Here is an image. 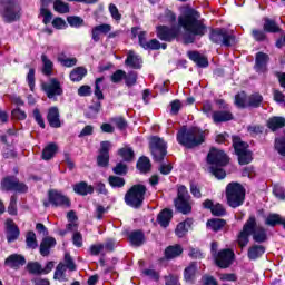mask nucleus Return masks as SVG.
<instances>
[{
  "mask_svg": "<svg viewBox=\"0 0 285 285\" xmlns=\"http://www.w3.org/2000/svg\"><path fill=\"white\" fill-rule=\"evenodd\" d=\"M137 168L141 173H150V168H153L150 159L146 156L140 157L137 161Z\"/></svg>",
  "mask_w": 285,
  "mask_h": 285,
  "instance_id": "37998d69",
  "label": "nucleus"
},
{
  "mask_svg": "<svg viewBox=\"0 0 285 285\" xmlns=\"http://www.w3.org/2000/svg\"><path fill=\"white\" fill-rule=\"evenodd\" d=\"M67 22L71 28H81L83 26V19L77 16H70L67 18Z\"/></svg>",
  "mask_w": 285,
  "mask_h": 285,
  "instance_id": "052dcab7",
  "label": "nucleus"
},
{
  "mask_svg": "<svg viewBox=\"0 0 285 285\" xmlns=\"http://www.w3.org/2000/svg\"><path fill=\"white\" fill-rule=\"evenodd\" d=\"M209 39L213 43L230 48L233 41H235V36L230 35L226 29L216 28L210 30Z\"/></svg>",
  "mask_w": 285,
  "mask_h": 285,
  "instance_id": "0eeeda50",
  "label": "nucleus"
},
{
  "mask_svg": "<svg viewBox=\"0 0 285 285\" xmlns=\"http://www.w3.org/2000/svg\"><path fill=\"white\" fill-rule=\"evenodd\" d=\"M111 124H115L119 130H126L128 128V121L124 117L110 118Z\"/></svg>",
  "mask_w": 285,
  "mask_h": 285,
  "instance_id": "4d7b16f0",
  "label": "nucleus"
},
{
  "mask_svg": "<svg viewBox=\"0 0 285 285\" xmlns=\"http://www.w3.org/2000/svg\"><path fill=\"white\" fill-rule=\"evenodd\" d=\"M146 193H148V188L145 185H134L125 194V203L131 208H141L144 199H146Z\"/></svg>",
  "mask_w": 285,
  "mask_h": 285,
  "instance_id": "39448f33",
  "label": "nucleus"
},
{
  "mask_svg": "<svg viewBox=\"0 0 285 285\" xmlns=\"http://www.w3.org/2000/svg\"><path fill=\"white\" fill-rule=\"evenodd\" d=\"M187 57L194 61L198 68H208V58L204 55L199 53V51H188Z\"/></svg>",
  "mask_w": 285,
  "mask_h": 285,
  "instance_id": "5701e85b",
  "label": "nucleus"
},
{
  "mask_svg": "<svg viewBox=\"0 0 285 285\" xmlns=\"http://www.w3.org/2000/svg\"><path fill=\"white\" fill-rule=\"evenodd\" d=\"M108 183L111 188H124V186H126V179L119 176H109Z\"/></svg>",
  "mask_w": 285,
  "mask_h": 285,
  "instance_id": "864d4df0",
  "label": "nucleus"
},
{
  "mask_svg": "<svg viewBox=\"0 0 285 285\" xmlns=\"http://www.w3.org/2000/svg\"><path fill=\"white\" fill-rule=\"evenodd\" d=\"M233 148L236 154L248 150V144L242 140L239 136L233 137Z\"/></svg>",
  "mask_w": 285,
  "mask_h": 285,
  "instance_id": "58836bf2",
  "label": "nucleus"
},
{
  "mask_svg": "<svg viewBox=\"0 0 285 285\" xmlns=\"http://www.w3.org/2000/svg\"><path fill=\"white\" fill-rule=\"evenodd\" d=\"M41 88L43 92H46L48 99H55V97L63 95V88L57 78H51L49 82H43Z\"/></svg>",
  "mask_w": 285,
  "mask_h": 285,
  "instance_id": "9d476101",
  "label": "nucleus"
},
{
  "mask_svg": "<svg viewBox=\"0 0 285 285\" xmlns=\"http://www.w3.org/2000/svg\"><path fill=\"white\" fill-rule=\"evenodd\" d=\"M12 191L13 193H20V194H26V193H28V185H26L24 183L19 181L18 178H16V185L13 186Z\"/></svg>",
  "mask_w": 285,
  "mask_h": 285,
  "instance_id": "774afa93",
  "label": "nucleus"
},
{
  "mask_svg": "<svg viewBox=\"0 0 285 285\" xmlns=\"http://www.w3.org/2000/svg\"><path fill=\"white\" fill-rule=\"evenodd\" d=\"M73 190L75 193H77V195H92V193H95V188L91 185H88V183L86 181H80L78 184H76L73 186Z\"/></svg>",
  "mask_w": 285,
  "mask_h": 285,
  "instance_id": "c756f323",
  "label": "nucleus"
},
{
  "mask_svg": "<svg viewBox=\"0 0 285 285\" xmlns=\"http://www.w3.org/2000/svg\"><path fill=\"white\" fill-rule=\"evenodd\" d=\"M40 17L43 18L45 26H48L50 21H52V11L48 9V7L40 8Z\"/></svg>",
  "mask_w": 285,
  "mask_h": 285,
  "instance_id": "bf43d9fd",
  "label": "nucleus"
},
{
  "mask_svg": "<svg viewBox=\"0 0 285 285\" xmlns=\"http://www.w3.org/2000/svg\"><path fill=\"white\" fill-rule=\"evenodd\" d=\"M58 61L59 63H61V66H63L65 68H75V66L77 65V58H68L66 57V55L61 53L58 57Z\"/></svg>",
  "mask_w": 285,
  "mask_h": 285,
  "instance_id": "8fccbe9b",
  "label": "nucleus"
},
{
  "mask_svg": "<svg viewBox=\"0 0 285 285\" xmlns=\"http://www.w3.org/2000/svg\"><path fill=\"white\" fill-rule=\"evenodd\" d=\"M284 218L279 214H269L265 218V225L272 226V228H275V226L282 225Z\"/></svg>",
  "mask_w": 285,
  "mask_h": 285,
  "instance_id": "c03bdc74",
  "label": "nucleus"
},
{
  "mask_svg": "<svg viewBox=\"0 0 285 285\" xmlns=\"http://www.w3.org/2000/svg\"><path fill=\"white\" fill-rule=\"evenodd\" d=\"M125 83L126 86H128V88L135 86V83H137V72L130 71L128 73H125Z\"/></svg>",
  "mask_w": 285,
  "mask_h": 285,
  "instance_id": "0e129e2a",
  "label": "nucleus"
},
{
  "mask_svg": "<svg viewBox=\"0 0 285 285\" xmlns=\"http://www.w3.org/2000/svg\"><path fill=\"white\" fill-rule=\"evenodd\" d=\"M48 199L52 206L61 207V208H70L71 203L70 198H68L66 195H62L61 191L51 189L48 193Z\"/></svg>",
  "mask_w": 285,
  "mask_h": 285,
  "instance_id": "f8f14e48",
  "label": "nucleus"
},
{
  "mask_svg": "<svg viewBox=\"0 0 285 285\" xmlns=\"http://www.w3.org/2000/svg\"><path fill=\"white\" fill-rule=\"evenodd\" d=\"M65 268L70 272L77 271V264H75L72 256H70L68 253L65 254Z\"/></svg>",
  "mask_w": 285,
  "mask_h": 285,
  "instance_id": "e2e57ef3",
  "label": "nucleus"
},
{
  "mask_svg": "<svg viewBox=\"0 0 285 285\" xmlns=\"http://www.w3.org/2000/svg\"><path fill=\"white\" fill-rule=\"evenodd\" d=\"M174 206L178 213H181V215H190L193 213V197H190L186 186H178L177 197L174 199Z\"/></svg>",
  "mask_w": 285,
  "mask_h": 285,
  "instance_id": "20e7f679",
  "label": "nucleus"
},
{
  "mask_svg": "<svg viewBox=\"0 0 285 285\" xmlns=\"http://www.w3.org/2000/svg\"><path fill=\"white\" fill-rule=\"evenodd\" d=\"M26 245L31 250H35L39 247V243L37 242V234H35V232H28L26 234Z\"/></svg>",
  "mask_w": 285,
  "mask_h": 285,
  "instance_id": "49530a36",
  "label": "nucleus"
},
{
  "mask_svg": "<svg viewBox=\"0 0 285 285\" xmlns=\"http://www.w3.org/2000/svg\"><path fill=\"white\" fill-rule=\"evenodd\" d=\"M159 19L164 23H175V21H177V14H175V12H173L171 10L166 9L164 14H161Z\"/></svg>",
  "mask_w": 285,
  "mask_h": 285,
  "instance_id": "5fc2aeb1",
  "label": "nucleus"
},
{
  "mask_svg": "<svg viewBox=\"0 0 285 285\" xmlns=\"http://www.w3.org/2000/svg\"><path fill=\"white\" fill-rule=\"evenodd\" d=\"M112 83H121L126 79V71L118 69L110 77Z\"/></svg>",
  "mask_w": 285,
  "mask_h": 285,
  "instance_id": "680f3d73",
  "label": "nucleus"
},
{
  "mask_svg": "<svg viewBox=\"0 0 285 285\" xmlns=\"http://www.w3.org/2000/svg\"><path fill=\"white\" fill-rule=\"evenodd\" d=\"M285 126V118L283 117H273L269 118L267 121V128H269V130H279V128H284Z\"/></svg>",
  "mask_w": 285,
  "mask_h": 285,
  "instance_id": "4c0bfd02",
  "label": "nucleus"
},
{
  "mask_svg": "<svg viewBox=\"0 0 285 285\" xmlns=\"http://www.w3.org/2000/svg\"><path fill=\"white\" fill-rule=\"evenodd\" d=\"M193 226V218H187L179 223L175 229L177 237H186L188 229Z\"/></svg>",
  "mask_w": 285,
  "mask_h": 285,
  "instance_id": "7c9ffc66",
  "label": "nucleus"
},
{
  "mask_svg": "<svg viewBox=\"0 0 285 285\" xmlns=\"http://www.w3.org/2000/svg\"><path fill=\"white\" fill-rule=\"evenodd\" d=\"M247 131L252 137H257V135H262V132H264V128L259 125H249L247 127Z\"/></svg>",
  "mask_w": 285,
  "mask_h": 285,
  "instance_id": "338daca9",
  "label": "nucleus"
},
{
  "mask_svg": "<svg viewBox=\"0 0 285 285\" xmlns=\"http://www.w3.org/2000/svg\"><path fill=\"white\" fill-rule=\"evenodd\" d=\"M233 257H235V253H233L230 249H223L215 258L216 265L219 268H228V266L233 264Z\"/></svg>",
  "mask_w": 285,
  "mask_h": 285,
  "instance_id": "2eb2a0df",
  "label": "nucleus"
},
{
  "mask_svg": "<svg viewBox=\"0 0 285 285\" xmlns=\"http://www.w3.org/2000/svg\"><path fill=\"white\" fill-rule=\"evenodd\" d=\"M212 215H214V217H224V215H226V208H224V205L217 203L212 208Z\"/></svg>",
  "mask_w": 285,
  "mask_h": 285,
  "instance_id": "69168bd1",
  "label": "nucleus"
},
{
  "mask_svg": "<svg viewBox=\"0 0 285 285\" xmlns=\"http://www.w3.org/2000/svg\"><path fill=\"white\" fill-rule=\"evenodd\" d=\"M53 10L55 12H58V14H68V12H70V4L63 0H55Z\"/></svg>",
  "mask_w": 285,
  "mask_h": 285,
  "instance_id": "ea45409f",
  "label": "nucleus"
},
{
  "mask_svg": "<svg viewBox=\"0 0 285 285\" xmlns=\"http://www.w3.org/2000/svg\"><path fill=\"white\" fill-rule=\"evenodd\" d=\"M131 35L132 37L138 36L139 45L141 46V48H146V45L148 43V41H146V31H139V27H134L131 29Z\"/></svg>",
  "mask_w": 285,
  "mask_h": 285,
  "instance_id": "603ef678",
  "label": "nucleus"
},
{
  "mask_svg": "<svg viewBox=\"0 0 285 285\" xmlns=\"http://www.w3.org/2000/svg\"><path fill=\"white\" fill-rule=\"evenodd\" d=\"M265 253H266V247H264V245H252L248 248L247 256H248V259L255 261V259H259V257H262V255H264Z\"/></svg>",
  "mask_w": 285,
  "mask_h": 285,
  "instance_id": "c85d7f7f",
  "label": "nucleus"
},
{
  "mask_svg": "<svg viewBox=\"0 0 285 285\" xmlns=\"http://www.w3.org/2000/svg\"><path fill=\"white\" fill-rule=\"evenodd\" d=\"M57 246V240L53 237H45L40 243V255L48 257L50 255V248Z\"/></svg>",
  "mask_w": 285,
  "mask_h": 285,
  "instance_id": "393cba45",
  "label": "nucleus"
},
{
  "mask_svg": "<svg viewBox=\"0 0 285 285\" xmlns=\"http://www.w3.org/2000/svg\"><path fill=\"white\" fill-rule=\"evenodd\" d=\"M86 75H88V69H86V67H76L69 73V78L71 81L78 82L81 81Z\"/></svg>",
  "mask_w": 285,
  "mask_h": 285,
  "instance_id": "2f4dec72",
  "label": "nucleus"
},
{
  "mask_svg": "<svg viewBox=\"0 0 285 285\" xmlns=\"http://www.w3.org/2000/svg\"><path fill=\"white\" fill-rule=\"evenodd\" d=\"M17 184V177L14 176H7L1 180L0 188L4 193H10L14 189V185Z\"/></svg>",
  "mask_w": 285,
  "mask_h": 285,
  "instance_id": "f704fd0d",
  "label": "nucleus"
},
{
  "mask_svg": "<svg viewBox=\"0 0 285 285\" xmlns=\"http://www.w3.org/2000/svg\"><path fill=\"white\" fill-rule=\"evenodd\" d=\"M27 271L31 275H42V267L41 264L37 262H31L27 264Z\"/></svg>",
  "mask_w": 285,
  "mask_h": 285,
  "instance_id": "6e6d98bb",
  "label": "nucleus"
},
{
  "mask_svg": "<svg viewBox=\"0 0 285 285\" xmlns=\"http://www.w3.org/2000/svg\"><path fill=\"white\" fill-rule=\"evenodd\" d=\"M263 30L265 32H272V33L282 32V29L279 28V26H277V22H275V20H271L268 18L265 19Z\"/></svg>",
  "mask_w": 285,
  "mask_h": 285,
  "instance_id": "a18cd8bd",
  "label": "nucleus"
},
{
  "mask_svg": "<svg viewBox=\"0 0 285 285\" xmlns=\"http://www.w3.org/2000/svg\"><path fill=\"white\" fill-rule=\"evenodd\" d=\"M41 61H42V75L45 77H52V72H55V63L46 53L41 55Z\"/></svg>",
  "mask_w": 285,
  "mask_h": 285,
  "instance_id": "cd10ccee",
  "label": "nucleus"
},
{
  "mask_svg": "<svg viewBox=\"0 0 285 285\" xmlns=\"http://www.w3.org/2000/svg\"><path fill=\"white\" fill-rule=\"evenodd\" d=\"M1 11L0 14L4 19L6 23H12L19 19V3L17 0H0Z\"/></svg>",
  "mask_w": 285,
  "mask_h": 285,
  "instance_id": "423d86ee",
  "label": "nucleus"
},
{
  "mask_svg": "<svg viewBox=\"0 0 285 285\" xmlns=\"http://www.w3.org/2000/svg\"><path fill=\"white\" fill-rule=\"evenodd\" d=\"M118 155H120L125 161H132V159H135V151L130 147L119 149Z\"/></svg>",
  "mask_w": 285,
  "mask_h": 285,
  "instance_id": "3c124183",
  "label": "nucleus"
},
{
  "mask_svg": "<svg viewBox=\"0 0 285 285\" xmlns=\"http://www.w3.org/2000/svg\"><path fill=\"white\" fill-rule=\"evenodd\" d=\"M53 279H58V282H68V277H66V265L63 263L57 265Z\"/></svg>",
  "mask_w": 285,
  "mask_h": 285,
  "instance_id": "79ce46f5",
  "label": "nucleus"
},
{
  "mask_svg": "<svg viewBox=\"0 0 285 285\" xmlns=\"http://www.w3.org/2000/svg\"><path fill=\"white\" fill-rule=\"evenodd\" d=\"M214 124H224L226 121H233V112L230 110H216L212 114Z\"/></svg>",
  "mask_w": 285,
  "mask_h": 285,
  "instance_id": "412c9836",
  "label": "nucleus"
},
{
  "mask_svg": "<svg viewBox=\"0 0 285 285\" xmlns=\"http://www.w3.org/2000/svg\"><path fill=\"white\" fill-rule=\"evenodd\" d=\"M47 121L51 128H61V118L59 116V108L51 107L47 114Z\"/></svg>",
  "mask_w": 285,
  "mask_h": 285,
  "instance_id": "aec40b11",
  "label": "nucleus"
},
{
  "mask_svg": "<svg viewBox=\"0 0 285 285\" xmlns=\"http://www.w3.org/2000/svg\"><path fill=\"white\" fill-rule=\"evenodd\" d=\"M177 141L185 148H197L204 144V131L197 127H181L177 132Z\"/></svg>",
  "mask_w": 285,
  "mask_h": 285,
  "instance_id": "f03ea898",
  "label": "nucleus"
},
{
  "mask_svg": "<svg viewBox=\"0 0 285 285\" xmlns=\"http://www.w3.org/2000/svg\"><path fill=\"white\" fill-rule=\"evenodd\" d=\"M225 195L230 208H239L246 199V188L239 183H229L226 186Z\"/></svg>",
  "mask_w": 285,
  "mask_h": 285,
  "instance_id": "7ed1b4c3",
  "label": "nucleus"
},
{
  "mask_svg": "<svg viewBox=\"0 0 285 285\" xmlns=\"http://www.w3.org/2000/svg\"><path fill=\"white\" fill-rule=\"evenodd\" d=\"M264 101V97L261 94H252L247 96V108H259Z\"/></svg>",
  "mask_w": 285,
  "mask_h": 285,
  "instance_id": "e433bc0d",
  "label": "nucleus"
},
{
  "mask_svg": "<svg viewBox=\"0 0 285 285\" xmlns=\"http://www.w3.org/2000/svg\"><path fill=\"white\" fill-rule=\"evenodd\" d=\"M173 219V209L165 208L163 209L158 216L157 222L161 228H168L170 226V222Z\"/></svg>",
  "mask_w": 285,
  "mask_h": 285,
  "instance_id": "b1692460",
  "label": "nucleus"
},
{
  "mask_svg": "<svg viewBox=\"0 0 285 285\" xmlns=\"http://www.w3.org/2000/svg\"><path fill=\"white\" fill-rule=\"evenodd\" d=\"M181 253H184L181 245H173L165 249V257L166 259H175V257H179Z\"/></svg>",
  "mask_w": 285,
  "mask_h": 285,
  "instance_id": "c9c22d12",
  "label": "nucleus"
},
{
  "mask_svg": "<svg viewBox=\"0 0 285 285\" xmlns=\"http://www.w3.org/2000/svg\"><path fill=\"white\" fill-rule=\"evenodd\" d=\"M125 66L139 70L141 68V58H139L135 51H129L127 53V59L125 60Z\"/></svg>",
  "mask_w": 285,
  "mask_h": 285,
  "instance_id": "bb28decb",
  "label": "nucleus"
},
{
  "mask_svg": "<svg viewBox=\"0 0 285 285\" xmlns=\"http://www.w3.org/2000/svg\"><path fill=\"white\" fill-rule=\"evenodd\" d=\"M104 77L97 78L95 81V97L97 99L102 100L104 99V91H101V85L104 83Z\"/></svg>",
  "mask_w": 285,
  "mask_h": 285,
  "instance_id": "13d9d810",
  "label": "nucleus"
},
{
  "mask_svg": "<svg viewBox=\"0 0 285 285\" xmlns=\"http://www.w3.org/2000/svg\"><path fill=\"white\" fill-rule=\"evenodd\" d=\"M238 157V164L240 166H246V164H250L253 161V153L250 150H245L236 154Z\"/></svg>",
  "mask_w": 285,
  "mask_h": 285,
  "instance_id": "de8ad7c7",
  "label": "nucleus"
},
{
  "mask_svg": "<svg viewBox=\"0 0 285 285\" xmlns=\"http://www.w3.org/2000/svg\"><path fill=\"white\" fill-rule=\"evenodd\" d=\"M271 61V57L264 52H257L255 57V70L256 72H267L268 71V62Z\"/></svg>",
  "mask_w": 285,
  "mask_h": 285,
  "instance_id": "a211bd4d",
  "label": "nucleus"
},
{
  "mask_svg": "<svg viewBox=\"0 0 285 285\" xmlns=\"http://www.w3.org/2000/svg\"><path fill=\"white\" fill-rule=\"evenodd\" d=\"M246 224H249L252 226V229H249V235H252L256 244H264V242L268 239L266 228L257 224V218L255 217V215H250L246 220Z\"/></svg>",
  "mask_w": 285,
  "mask_h": 285,
  "instance_id": "6e6552de",
  "label": "nucleus"
},
{
  "mask_svg": "<svg viewBox=\"0 0 285 285\" xmlns=\"http://www.w3.org/2000/svg\"><path fill=\"white\" fill-rule=\"evenodd\" d=\"M227 226L225 219L222 218H212L206 223V227L214 233H219V230H224V227Z\"/></svg>",
  "mask_w": 285,
  "mask_h": 285,
  "instance_id": "a878e982",
  "label": "nucleus"
},
{
  "mask_svg": "<svg viewBox=\"0 0 285 285\" xmlns=\"http://www.w3.org/2000/svg\"><path fill=\"white\" fill-rule=\"evenodd\" d=\"M111 30H112V26H110L108 23H102V24L95 26L91 29V39H92V41H95L96 43L101 41V35L106 36L109 32H111Z\"/></svg>",
  "mask_w": 285,
  "mask_h": 285,
  "instance_id": "6ab92c4d",
  "label": "nucleus"
},
{
  "mask_svg": "<svg viewBox=\"0 0 285 285\" xmlns=\"http://www.w3.org/2000/svg\"><path fill=\"white\" fill-rule=\"evenodd\" d=\"M149 146L154 161H164V157L167 155L166 142L161 138L154 136L150 139Z\"/></svg>",
  "mask_w": 285,
  "mask_h": 285,
  "instance_id": "1a4fd4ad",
  "label": "nucleus"
},
{
  "mask_svg": "<svg viewBox=\"0 0 285 285\" xmlns=\"http://www.w3.org/2000/svg\"><path fill=\"white\" fill-rule=\"evenodd\" d=\"M6 266H9V268H21V266L26 265V257L19 255V254H12L4 261Z\"/></svg>",
  "mask_w": 285,
  "mask_h": 285,
  "instance_id": "4be33fe9",
  "label": "nucleus"
},
{
  "mask_svg": "<svg viewBox=\"0 0 285 285\" xmlns=\"http://www.w3.org/2000/svg\"><path fill=\"white\" fill-rule=\"evenodd\" d=\"M57 150H59L57 144L51 142L47 145L42 150V159H45V161H50V159L57 155Z\"/></svg>",
  "mask_w": 285,
  "mask_h": 285,
  "instance_id": "72a5a7b5",
  "label": "nucleus"
},
{
  "mask_svg": "<svg viewBox=\"0 0 285 285\" xmlns=\"http://www.w3.org/2000/svg\"><path fill=\"white\" fill-rule=\"evenodd\" d=\"M195 275H197V263L191 262L185 269H184V279L185 282H195Z\"/></svg>",
  "mask_w": 285,
  "mask_h": 285,
  "instance_id": "473e14b6",
  "label": "nucleus"
},
{
  "mask_svg": "<svg viewBox=\"0 0 285 285\" xmlns=\"http://www.w3.org/2000/svg\"><path fill=\"white\" fill-rule=\"evenodd\" d=\"M235 106L237 108H248V96L242 91L235 96Z\"/></svg>",
  "mask_w": 285,
  "mask_h": 285,
  "instance_id": "09e8293b",
  "label": "nucleus"
},
{
  "mask_svg": "<svg viewBox=\"0 0 285 285\" xmlns=\"http://www.w3.org/2000/svg\"><path fill=\"white\" fill-rule=\"evenodd\" d=\"M128 237L132 246H141L144 244L145 236L141 230L131 232Z\"/></svg>",
  "mask_w": 285,
  "mask_h": 285,
  "instance_id": "a19ab883",
  "label": "nucleus"
},
{
  "mask_svg": "<svg viewBox=\"0 0 285 285\" xmlns=\"http://www.w3.org/2000/svg\"><path fill=\"white\" fill-rule=\"evenodd\" d=\"M178 26L185 30L184 43H195L196 37H204L208 27L204 23L202 14L195 9H188L178 18Z\"/></svg>",
  "mask_w": 285,
  "mask_h": 285,
  "instance_id": "f257e3e1",
  "label": "nucleus"
},
{
  "mask_svg": "<svg viewBox=\"0 0 285 285\" xmlns=\"http://www.w3.org/2000/svg\"><path fill=\"white\" fill-rule=\"evenodd\" d=\"M207 161L222 168L228 164V156L224 150L213 147L207 155Z\"/></svg>",
  "mask_w": 285,
  "mask_h": 285,
  "instance_id": "9b49d317",
  "label": "nucleus"
},
{
  "mask_svg": "<svg viewBox=\"0 0 285 285\" xmlns=\"http://www.w3.org/2000/svg\"><path fill=\"white\" fill-rule=\"evenodd\" d=\"M156 35L160 41H173L179 37V29L177 27L158 26Z\"/></svg>",
  "mask_w": 285,
  "mask_h": 285,
  "instance_id": "4468645a",
  "label": "nucleus"
},
{
  "mask_svg": "<svg viewBox=\"0 0 285 285\" xmlns=\"http://www.w3.org/2000/svg\"><path fill=\"white\" fill-rule=\"evenodd\" d=\"M253 229V225L250 223H245L243 225V229L237 235V244L239 248H246L248 246V243L250 242V230Z\"/></svg>",
  "mask_w": 285,
  "mask_h": 285,
  "instance_id": "f3484780",
  "label": "nucleus"
},
{
  "mask_svg": "<svg viewBox=\"0 0 285 285\" xmlns=\"http://www.w3.org/2000/svg\"><path fill=\"white\" fill-rule=\"evenodd\" d=\"M6 234H7V242L12 243L17 242L19 239V235H21V232L19 230V226L12 220L11 218H8L6 220Z\"/></svg>",
  "mask_w": 285,
  "mask_h": 285,
  "instance_id": "dca6fc26",
  "label": "nucleus"
},
{
  "mask_svg": "<svg viewBox=\"0 0 285 285\" xmlns=\"http://www.w3.org/2000/svg\"><path fill=\"white\" fill-rule=\"evenodd\" d=\"M110 148H112V142L106 140L100 142L99 155L97 157V164L101 168L108 167L110 164Z\"/></svg>",
  "mask_w": 285,
  "mask_h": 285,
  "instance_id": "ddd939ff",
  "label": "nucleus"
}]
</instances>
